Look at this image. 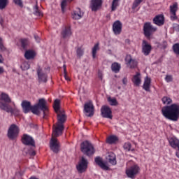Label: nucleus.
Masks as SVG:
<instances>
[{
	"mask_svg": "<svg viewBox=\"0 0 179 179\" xmlns=\"http://www.w3.org/2000/svg\"><path fill=\"white\" fill-rule=\"evenodd\" d=\"M162 101L163 104L165 105L161 110L163 117H164L166 120H169V121H178L179 103H172L173 99L166 96L162 99Z\"/></svg>",
	"mask_w": 179,
	"mask_h": 179,
	"instance_id": "nucleus-1",
	"label": "nucleus"
},
{
	"mask_svg": "<svg viewBox=\"0 0 179 179\" xmlns=\"http://www.w3.org/2000/svg\"><path fill=\"white\" fill-rule=\"evenodd\" d=\"M57 123L53 129V136H60L64 131V124L66 121V115L64 113H62L61 111L57 113Z\"/></svg>",
	"mask_w": 179,
	"mask_h": 179,
	"instance_id": "nucleus-2",
	"label": "nucleus"
},
{
	"mask_svg": "<svg viewBox=\"0 0 179 179\" xmlns=\"http://www.w3.org/2000/svg\"><path fill=\"white\" fill-rule=\"evenodd\" d=\"M0 108L1 110H3V111H6V113H10V114H13L15 113V108H13L9 106V103H12V99L9 97L8 94L1 93L0 95Z\"/></svg>",
	"mask_w": 179,
	"mask_h": 179,
	"instance_id": "nucleus-3",
	"label": "nucleus"
},
{
	"mask_svg": "<svg viewBox=\"0 0 179 179\" xmlns=\"http://www.w3.org/2000/svg\"><path fill=\"white\" fill-rule=\"evenodd\" d=\"M80 150L82 153H83V155H85V156H88V157H90V156H93L96 152L93 144H92V143H90L89 141H85L81 143Z\"/></svg>",
	"mask_w": 179,
	"mask_h": 179,
	"instance_id": "nucleus-4",
	"label": "nucleus"
},
{
	"mask_svg": "<svg viewBox=\"0 0 179 179\" xmlns=\"http://www.w3.org/2000/svg\"><path fill=\"white\" fill-rule=\"evenodd\" d=\"M143 31L145 37L147 38H150V36H152L154 33L157 31V27H153L152 22H147L143 24Z\"/></svg>",
	"mask_w": 179,
	"mask_h": 179,
	"instance_id": "nucleus-5",
	"label": "nucleus"
},
{
	"mask_svg": "<svg viewBox=\"0 0 179 179\" xmlns=\"http://www.w3.org/2000/svg\"><path fill=\"white\" fill-rule=\"evenodd\" d=\"M141 168L137 164L132 165L126 169V174L129 178L134 179L139 174Z\"/></svg>",
	"mask_w": 179,
	"mask_h": 179,
	"instance_id": "nucleus-6",
	"label": "nucleus"
},
{
	"mask_svg": "<svg viewBox=\"0 0 179 179\" xmlns=\"http://www.w3.org/2000/svg\"><path fill=\"white\" fill-rule=\"evenodd\" d=\"M19 127L16 124H13L8 130L7 136L9 139L13 141V139H16L19 136Z\"/></svg>",
	"mask_w": 179,
	"mask_h": 179,
	"instance_id": "nucleus-7",
	"label": "nucleus"
},
{
	"mask_svg": "<svg viewBox=\"0 0 179 179\" xmlns=\"http://www.w3.org/2000/svg\"><path fill=\"white\" fill-rule=\"evenodd\" d=\"M83 113L86 117H93L94 115V106L93 102L89 101L85 103Z\"/></svg>",
	"mask_w": 179,
	"mask_h": 179,
	"instance_id": "nucleus-8",
	"label": "nucleus"
},
{
	"mask_svg": "<svg viewBox=\"0 0 179 179\" xmlns=\"http://www.w3.org/2000/svg\"><path fill=\"white\" fill-rule=\"evenodd\" d=\"M57 138H58V136H55L54 131H52V138L50 142V147L54 153H58L59 152V143Z\"/></svg>",
	"mask_w": 179,
	"mask_h": 179,
	"instance_id": "nucleus-9",
	"label": "nucleus"
},
{
	"mask_svg": "<svg viewBox=\"0 0 179 179\" xmlns=\"http://www.w3.org/2000/svg\"><path fill=\"white\" fill-rule=\"evenodd\" d=\"M89 164V162L86 158L84 157H81V159L80 160L78 165L76 166V169L80 173V174H82V173H85L86 170H87V165Z\"/></svg>",
	"mask_w": 179,
	"mask_h": 179,
	"instance_id": "nucleus-10",
	"label": "nucleus"
},
{
	"mask_svg": "<svg viewBox=\"0 0 179 179\" xmlns=\"http://www.w3.org/2000/svg\"><path fill=\"white\" fill-rule=\"evenodd\" d=\"M22 142L23 145H26L27 146H33L36 148V141H34V138L31 137L29 134H23L22 137Z\"/></svg>",
	"mask_w": 179,
	"mask_h": 179,
	"instance_id": "nucleus-11",
	"label": "nucleus"
},
{
	"mask_svg": "<svg viewBox=\"0 0 179 179\" xmlns=\"http://www.w3.org/2000/svg\"><path fill=\"white\" fill-rule=\"evenodd\" d=\"M45 99H41L38 101V104L36 106L43 111V118H47L48 116V107L45 106Z\"/></svg>",
	"mask_w": 179,
	"mask_h": 179,
	"instance_id": "nucleus-12",
	"label": "nucleus"
},
{
	"mask_svg": "<svg viewBox=\"0 0 179 179\" xmlns=\"http://www.w3.org/2000/svg\"><path fill=\"white\" fill-rule=\"evenodd\" d=\"M112 30L115 36H120L122 33V23L121 21L117 20L113 24Z\"/></svg>",
	"mask_w": 179,
	"mask_h": 179,
	"instance_id": "nucleus-13",
	"label": "nucleus"
},
{
	"mask_svg": "<svg viewBox=\"0 0 179 179\" xmlns=\"http://www.w3.org/2000/svg\"><path fill=\"white\" fill-rule=\"evenodd\" d=\"M126 65L129 66L131 69H134L138 66V61L132 58L131 55H127L124 59Z\"/></svg>",
	"mask_w": 179,
	"mask_h": 179,
	"instance_id": "nucleus-14",
	"label": "nucleus"
},
{
	"mask_svg": "<svg viewBox=\"0 0 179 179\" xmlns=\"http://www.w3.org/2000/svg\"><path fill=\"white\" fill-rule=\"evenodd\" d=\"M103 6V0H91L90 8L92 12H97Z\"/></svg>",
	"mask_w": 179,
	"mask_h": 179,
	"instance_id": "nucleus-15",
	"label": "nucleus"
},
{
	"mask_svg": "<svg viewBox=\"0 0 179 179\" xmlns=\"http://www.w3.org/2000/svg\"><path fill=\"white\" fill-rule=\"evenodd\" d=\"M101 115L103 118H109V120H113V111L111 108L108 106H103L101 108Z\"/></svg>",
	"mask_w": 179,
	"mask_h": 179,
	"instance_id": "nucleus-16",
	"label": "nucleus"
},
{
	"mask_svg": "<svg viewBox=\"0 0 179 179\" xmlns=\"http://www.w3.org/2000/svg\"><path fill=\"white\" fill-rule=\"evenodd\" d=\"M142 52L145 57H148L152 52V45L145 40L142 42Z\"/></svg>",
	"mask_w": 179,
	"mask_h": 179,
	"instance_id": "nucleus-17",
	"label": "nucleus"
},
{
	"mask_svg": "<svg viewBox=\"0 0 179 179\" xmlns=\"http://www.w3.org/2000/svg\"><path fill=\"white\" fill-rule=\"evenodd\" d=\"M177 10H178V4L177 3L170 6L171 19L172 20H177Z\"/></svg>",
	"mask_w": 179,
	"mask_h": 179,
	"instance_id": "nucleus-18",
	"label": "nucleus"
},
{
	"mask_svg": "<svg viewBox=\"0 0 179 179\" xmlns=\"http://www.w3.org/2000/svg\"><path fill=\"white\" fill-rule=\"evenodd\" d=\"M152 22L157 26H163L164 24V15L162 14L156 15L153 18Z\"/></svg>",
	"mask_w": 179,
	"mask_h": 179,
	"instance_id": "nucleus-19",
	"label": "nucleus"
},
{
	"mask_svg": "<svg viewBox=\"0 0 179 179\" xmlns=\"http://www.w3.org/2000/svg\"><path fill=\"white\" fill-rule=\"evenodd\" d=\"M61 35L64 38H69L72 36V29H71V26H65L63 28Z\"/></svg>",
	"mask_w": 179,
	"mask_h": 179,
	"instance_id": "nucleus-20",
	"label": "nucleus"
},
{
	"mask_svg": "<svg viewBox=\"0 0 179 179\" xmlns=\"http://www.w3.org/2000/svg\"><path fill=\"white\" fill-rule=\"evenodd\" d=\"M94 162L96 164H97L99 167L102 169V170H105L106 171H107L108 170H110V168L103 162V159H101V157H95Z\"/></svg>",
	"mask_w": 179,
	"mask_h": 179,
	"instance_id": "nucleus-21",
	"label": "nucleus"
},
{
	"mask_svg": "<svg viewBox=\"0 0 179 179\" xmlns=\"http://www.w3.org/2000/svg\"><path fill=\"white\" fill-rule=\"evenodd\" d=\"M21 106L24 114L30 113V110H31V103L30 101L26 100L22 101Z\"/></svg>",
	"mask_w": 179,
	"mask_h": 179,
	"instance_id": "nucleus-22",
	"label": "nucleus"
},
{
	"mask_svg": "<svg viewBox=\"0 0 179 179\" xmlns=\"http://www.w3.org/2000/svg\"><path fill=\"white\" fill-rule=\"evenodd\" d=\"M169 142L170 146L173 148V149H178L179 148V140L177 137H171L169 138Z\"/></svg>",
	"mask_w": 179,
	"mask_h": 179,
	"instance_id": "nucleus-23",
	"label": "nucleus"
},
{
	"mask_svg": "<svg viewBox=\"0 0 179 179\" xmlns=\"http://www.w3.org/2000/svg\"><path fill=\"white\" fill-rule=\"evenodd\" d=\"M37 73L39 82L45 83L47 82V73H43V70L40 67L37 69Z\"/></svg>",
	"mask_w": 179,
	"mask_h": 179,
	"instance_id": "nucleus-24",
	"label": "nucleus"
},
{
	"mask_svg": "<svg viewBox=\"0 0 179 179\" xmlns=\"http://www.w3.org/2000/svg\"><path fill=\"white\" fill-rule=\"evenodd\" d=\"M83 17V13L80 10V8H77L72 13V17L75 20H79V19H82Z\"/></svg>",
	"mask_w": 179,
	"mask_h": 179,
	"instance_id": "nucleus-25",
	"label": "nucleus"
},
{
	"mask_svg": "<svg viewBox=\"0 0 179 179\" xmlns=\"http://www.w3.org/2000/svg\"><path fill=\"white\" fill-rule=\"evenodd\" d=\"M152 83V79L149 77H146L144 80V83L143 85V89L145 90V92H150V85Z\"/></svg>",
	"mask_w": 179,
	"mask_h": 179,
	"instance_id": "nucleus-26",
	"label": "nucleus"
},
{
	"mask_svg": "<svg viewBox=\"0 0 179 179\" xmlns=\"http://www.w3.org/2000/svg\"><path fill=\"white\" fill-rule=\"evenodd\" d=\"M107 160L109 162L110 164L113 166H115L117 164V159L115 157V154L110 152L108 154Z\"/></svg>",
	"mask_w": 179,
	"mask_h": 179,
	"instance_id": "nucleus-27",
	"label": "nucleus"
},
{
	"mask_svg": "<svg viewBox=\"0 0 179 179\" xmlns=\"http://www.w3.org/2000/svg\"><path fill=\"white\" fill-rule=\"evenodd\" d=\"M131 80L135 86H139V85H141L142 82V80H141V73H136V74L133 76Z\"/></svg>",
	"mask_w": 179,
	"mask_h": 179,
	"instance_id": "nucleus-28",
	"label": "nucleus"
},
{
	"mask_svg": "<svg viewBox=\"0 0 179 179\" xmlns=\"http://www.w3.org/2000/svg\"><path fill=\"white\" fill-rule=\"evenodd\" d=\"M34 57H36V52L34 50H28L25 51L24 58L26 59H34Z\"/></svg>",
	"mask_w": 179,
	"mask_h": 179,
	"instance_id": "nucleus-29",
	"label": "nucleus"
},
{
	"mask_svg": "<svg viewBox=\"0 0 179 179\" xmlns=\"http://www.w3.org/2000/svg\"><path fill=\"white\" fill-rule=\"evenodd\" d=\"M115 142H118V137L117 136H110L106 139V143H108L109 145H113L115 143Z\"/></svg>",
	"mask_w": 179,
	"mask_h": 179,
	"instance_id": "nucleus-30",
	"label": "nucleus"
},
{
	"mask_svg": "<svg viewBox=\"0 0 179 179\" xmlns=\"http://www.w3.org/2000/svg\"><path fill=\"white\" fill-rule=\"evenodd\" d=\"M111 69L113 72H115V73H118L121 70V64L117 62H114L111 65Z\"/></svg>",
	"mask_w": 179,
	"mask_h": 179,
	"instance_id": "nucleus-31",
	"label": "nucleus"
},
{
	"mask_svg": "<svg viewBox=\"0 0 179 179\" xmlns=\"http://www.w3.org/2000/svg\"><path fill=\"white\" fill-rule=\"evenodd\" d=\"M99 43H96L92 48V58L94 59L96 58V55L97 54V51L100 50Z\"/></svg>",
	"mask_w": 179,
	"mask_h": 179,
	"instance_id": "nucleus-32",
	"label": "nucleus"
},
{
	"mask_svg": "<svg viewBox=\"0 0 179 179\" xmlns=\"http://www.w3.org/2000/svg\"><path fill=\"white\" fill-rule=\"evenodd\" d=\"M120 0H113L111 5V11L114 12L117 10V8L120 6Z\"/></svg>",
	"mask_w": 179,
	"mask_h": 179,
	"instance_id": "nucleus-33",
	"label": "nucleus"
},
{
	"mask_svg": "<svg viewBox=\"0 0 179 179\" xmlns=\"http://www.w3.org/2000/svg\"><path fill=\"white\" fill-rule=\"evenodd\" d=\"M59 99H55V102H54V110L55 111V113H59V111H61V109L59 108Z\"/></svg>",
	"mask_w": 179,
	"mask_h": 179,
	"instance_id": "nucleus-34",
	"label": "nucleus"
},
{
	"mask_svg": "<svg viewBox=\"0 0 179 179\" xmlns=\"http://www.w3.org/2000/svg\"><path fill=\"white\" fill-rule=\"evenodd\" d=\"M76 54L78 58H81L83 57V54H85V49H83L82 47H78L76 50Z\"/></svg>",
	"mask_w": 179,
	"mask_h": 179,
	"instance_id": "nucleus-35",
	"label": "nucleus"
},
{
	"mask_svg": "<svg viewBox=\"0 0 179 179\" xmlns=\"http://www.w3.org/2000/svg\"><path fill=\"white\" fill-rule=\"evenodd\" d=\"M9 3V0H0V10L5 9Z\"/></svg>",
	"mask_w": 179,
	"mask_h": 179,
	"instance_id": "nucleus-36",
	"label": "nucleus"
},
{
	"mask_svg": "<svg viewBox=\"0 0 179 179\" xmlns=\"http://www.w3.org/2000/svg\"><path fill=\"white\" fill-rule=\"evenodd\" d=\"M40 108L37 105H34L31 106V110L33 114H36V115H38L40 114V110H38Z\"/></svg>",
	"mask_w": 179,
	"mask_h": 179,
	"instance_id": "nucleus-37",
	"label": "nucleus"
},
{
	"mask_svg": "<svg viewBox=\"0 0 179 179\" xmlns=\"http://www.w3.org/2000/svg\"><path fill=\"white\" fill-rule=\"evenodd\" d=\"M131 146L132 145H131V143L127 142L124 144L123 148L124 150H127V152H130V150H131V152H134L135 150L134 149L131 150Z\"/></svg>",
	"mask_w": 179,
	"mask_h": 179,
	"instance_id": "nucleus-38",
	"label": "nucleus"
},
{
	"mask_svg": "<svg viewBox=\"0 0 179 179\" xmlns=\"http://www.w3.org/2000/svg\"><path fill=\"white\" fill-rule=\"evenodd\" d=\"M172 50L176 55H179V43H175L172 46Z\"/></svg>",
	"mask_w": 179,
	"mask_h": 179,
	"instance_id": "nucleus-39",
	"label": "nucleus"
},
{
	"mask_svg": "<svg viewBox=\"0 0 179 179\" xmlns=\"http://www.w3.org/2000/svg\"><path fill=\"white\" fill-rule=\"evenodd\" d=\"M108 101L110 103V106H118V101H117L115 98L108 97Z\"/></svg>",
	"mask_w": 179,
	"mask_h": 179,
	"instance_id": "nucleus-40",
	"label": "nucleus"
},
{
	"mask_svg": "<svg viewBox=\"0 0 179 179\" xmlns=\"http://www.w3.org/2000/svg\"><path fill=\"white\" fill-rule=\"evenodd\" d=\"M34 15H36V16H41V15H43L41 13V11H40V10L38 9V6L37 4L34 7Z\"/></svg>",
	"mask_w": 179,
	"mask_h": 179,
	"instance_id": "nucleus-41",
	"label": "nucleus"
},
{
	"mask_svg": "<svg viewBox=\"0 0 179 179\" xmlns=\"http://www.w3.org/2000/svg\"><path fill=\"white\" fill-rule=\"evenodd\" d=\"M13 2L20 8H23V0H13Z\"/></svg>",
	"mask_w": 179,
	"mask_h": 179,
	"instance_id": "nucleus-42",
	"label": "nucleus"
},
{
	"mask_svg": "<svg viewBox=\"0 0 179 179\" xmlns=\"http://www.w3.org/2000/svg\"><path fill=\"white\" fill-rule=\"evenodd\" d=\"M63 69H64V78L66 79V80H71V79L68 76V73L66 72V65L64 64Z\"/></svg>",
	"mask_w": 179,
	"mask_h": 179,
	"instance_id": "nucleus-43",
	"label": "nucleus"
},
{
	"mask_svg": "<svg viewBox=\"0 0 179 179\" xmlns=\"http://www.w3.org/2000/svg\"><path fill=\"white\" fill-rule=\"evenodd\" d=\"M165 80L167 83H170V82H173V76L171 75H166L165 77Z\"/></svg>",
	"mask_w": 179,
	"mask_h": 179,
	"instance_id": "nucleus-44",
	"label": "nucleus"
},
{
	"mask_svg": "<svg viewBox=\"0 0 179 179\" xmlns=\"http://www.w3.org/2000/svg\"><path fill=\"white\" fill-rule=\"evenodd\" d=\"M20 42H21V45L22 48H26V46L27 45V39L26 38L21 39Z\"/></svg>",
	"mask_w": 179,
	"mask_h": 179,
	"instance_id": "nucleus-45",
	"label": "nucleus"
},
{
	"mask_svg": "<svg viewBox=\"0 0 179 179\" xmlns=\"http://www.w3.org/2000/svg\"><path fill=\"white\" fill-rule=\"evenodd\" d=\"M66 1L67 0H63L61 3V8L62 12H64V10H65V8L66 6Z\"/></svg>",
	"mask_w": 179,
	"mask_h": 179,
	"instance_id": "nucleus-46",
	"label": "nucleus"
},
{
	"mask_svg": "<svg viewBox=\"0 0 179 179\" xmlns=\"http://www.w3.org/2000/svg\"><path fill=\"white\" fill-rule=\"evenodd\" d=\"M0 50L1 51H5V46H3V43H2V38H0Z\"/></svg>",
	"mask_w": 179,
	"mask_h": 179,
	"instance_id": "nucleus-47",
	"label": "nucleus"
},
{
	"mask_svg": "<svg viewBox=\"0 0 179 179\" xmlns=\"http://www.w3.org/2000/svg\"><path fill=\"white\" fill-rule=\"evenodd\" d=\"M139 5H140L139 3H137L136 1H134L133 3L132 9H136L137 7L139 6Z\"/></svg>",
	"mask_w": 179,
	"mask_h": 179,
	"instance_id": "nucleus-48",
	"label": "nucleus"
},
{
	"mask_svg": "<svg viewBox=\"0 0 179 179\" xmlns=\"http://www.w3.org/2000/svg\"><path fill=\"white\" fill-rule=\"evenodd\" d=\"M139 5H140L139 3H137L136 1H134L133 3L132 9H136L137 7L139 6Z\"/></svg>",
	"mask_w": 179,
	"mask_h": 179,
	"instance_id": "nucleus-49",
	"label": "nucleus"
},
{
	"mask_svg": "<svg viewBox=\"0 0 179 179\" xmlns=\"http://www.w3.org/2000/svg\"><path fill=\"white\" fill-rule=\"evenodd\" d=\"M98 78H99L101 80H103V72H101V71H98Z\"/></svg>",
	"mask_w": 179,
	"mask_h": 179,
	"instance_id": "nucleus-50",
	"label": "nucleus"
},
{
	"mask_svg": "<svg viewBox=\"0 0 179 179\" xmlns=\"http://www.w3.org/2000/svg\"><path fill=\"white\" fill-rule=\"evenodd\" d=\"M29 155H30V156H36V151L34 150H31L29 151Z\"/></svg>",
	"mask_w": 179,
	"mask_h": 179,
	"instance_id": "nucleus-51",
	"label": "nucleus"
},
{
	"mask_svg": "<svg viewBox=\"0 0 179 179\" xmlns=\"http://www.w3.org/2000/svg\"><path fill=\"white\" fill-rule=\"evenodd\" d=\"M122 83H123V85H124L125 86H127V83H128V79L124 77V78L122 79Z\"/></svg>",
	"mask_w": 179,
	"mask_h": 179,
	"instance_id": "nucleus-52",
	"label": "nucleus"
},
{
	"mask_svg": "<svg viewBox=\"0 0 179 179\" xmlns=\"http://www.w3.org/2000/svg\"><path fill=\"white\" fill-rule=\"evenodd\" d=\"M34 38L37 43H40V38L37 35H34Z\"/></svg>",
	"mask_w": 179,
	"mask_h": 179,
	"instance_id": "nucleus-53",
	"label": "nucleus"
},
{
	"mask_svg": "<svg viewBox=\"0 0 179 179\" xmlns=\"http://www.w3.org/2000/svg\"><path fill=\"white\" fill-rule=\"evenodd\" d=\"M176 156L179 159V148H178V150L176 152Z\"/></svg>",
	"mask_w": 179,
	"mask_h": 179,
	"instance_id": "nucleus-54",
	"label": "nucleus"
},
{
	"mask_svg": "<svg viewBox=\"0 0 179 179\" xmlns=\"http://www.w3.org/2000/svg\"><path fill=\"white\" fill-rule=\"evenodd\" d=\"M3 62V57H2V55H0V64H2Z\"/></svg>",
	"mask_w": 179,
	"mask_h": 179,
	"instance_id": "nucleus-55",
	"label": "nucleus"
},
{
	"mask_svg": "<svg viewBox=\"0 0 179 179\" xmlns=\"http://www.w3.org/2000/svg\"><path fill=\"white\" fill-rule=\"evenodd\" d=\"M125 43H126V44H131V40H129V39H126V40H125Z\"/></svg>",
	"mask_w": 179,
	"mask_h": 179,
	"instance_id": "nucleus-56",
	"label": "nucleus"
},
{
	"mask_svg": "<svg viewBox=\"0 0 179 179\" xmlns=\"http://www.w3.org/2000/svg\"><path fill=\"white\" fill-rule=\"evenodd\" d=\"M135 2H137V3L141 4L142 3V0H135Z\"/></svg>",
	"mask_w": 179,
	"mask_h": 179,
	"instance_id": "nucleus-57",
	"label": "nucleus"
},
{
	"mask_svg": "<svg viewBox=\"0 0 179 179\" xmlns=\"http://www.w3.org/2000/svg\"><path fill=\"white\" fill-rule=\"evenodd\" d=\"M1 73H3V67H0V74Z\"/></svg>",
	"mask_w": 179,
	"mask_h": 179,
	"instance_id": "nucleus-58",
	"label": "nucleus"
},
{
	"mask_svg": "<svg viewBox=\"0 0 179 179\" xmlns=\"http://www.w3.org/2000/svg\"><path fill=\"white\" fill-rule=\"evenodd\" d=\"M0 24H1V26H3V20L1 19L0 20Z\"/></svg>",
	"mask_w": 179,
	"mask_h": 179,
	"instance_id": "nucleus-59",
	"label": "nucleus"
},
{
	"mask_svg": "<svg viewBox=\"0 0 179 179\" xmlns=\"http://www.w3.org/2000/svg\"><path fill=\"white\" fill-rule=\"evenodd\" d=\"M29 66H28L27 68H25V69H29Z\"/></svg>",
	"mask_w": 179,
	"mask_h": 179,
	"instance_id": "nucleus-60",
	"label": "nucleus"
},
{
	"mask_svg": "<svg viewBox=\"0 0 179 179\" xmlns=\"http://www.w3.org/2000/svg\"><path fill=\"white\" fill-rule=\"evenodd\" d=\"M69 2H72V1H73V0H68Z\"/></svg>",
	"mask_w": 179,
	"mask_h": 179,
	"instance_id": "nucleus-61",
	"label": "nucleus"
},
{
	"mask_svg": "<svg viewBox=\"0 0 179 179\" xmlns=\"http://www.w3.org/2000/svg\"><path fill=\"white\" fill-rule=\"evenodd\" d=\"M13 105L15 106V103H13Z\"/></svg>",
	"mask_w": 179,
	"mask_h": 179,
	"instance_id": "nucleus-62",
	"label": "nucleus"
}]
</instances>
